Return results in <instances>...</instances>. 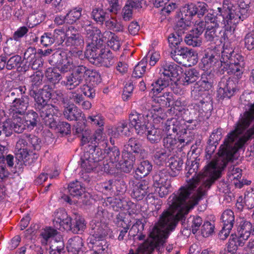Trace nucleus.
Returning <instances> with one entry per match:
<instances>
[{"label": "nucleus", "mask_w": 254, "mask_h": 254, "mask_svg": "<svg viewBox=\"0 0 254 254\" xmlns=\"http://www.w3.org/2000/svg\"><path fill=\"white\" fill-rule=\"evenodd\" d=\"M153 180L155 188L164 185L169 186L171 183L170 177L166 172H159L155 174L153 177Z\"/></svg>", "instance_id": "8fccbe9b"}, {"label": "nucleus", "mask_w": 254, "mask_h": 254, "mask_svg": "<svg viewBox=\"0 0 254 254\" xmlns=\"http://www.w3.org/2000/svg\"><path fill=\"white\" fill-rule=\"evenodd\" d=\"M104 154L105 157L102 165L105 172L112 173L115 169L119 168L121 154L118 147H108L104 150Z\"/></svg>", "instance_id": "f8f14e48"}, {"label": "nucleus", "mask_w": 254, "mask_h": 254, "mask_svg": "<svg viewBox=\"0 0 254 254\" xmlns=\"http://www.w3.org/2000/svg\"><path fill=\"white\" fill-rule=\"evenodd\" d=\"M120 182H116L113 180H110L100 184L101 191L107 195H112L116 194L115 191V189L119 193H123L126 191V187L124 185V188H121L120 190L117 189V185Z\"/></svg>", "instance_id": "72a5a7b5"}, {"label": "nucleus", "mask_w": 254, "mask_h": 254, "mask_svg": "<svg viewBox=\"0 0 254 254\" xmlns=\"http://www.w3.org/2000/svg\"><path fill=\"white\" fill-rule=\"evenodd\" d=\"M154 161L158 165H163L169 159L171 154L164 148L155 145L152 150Z\"/></svg>", "instance_id": "c9c22d12"}, {"label": "nucleus", "mask_w": 254, "mask_h": 254, "mask_svg": "<svg viewBox=\"0 0 254 254\" xmlns=\"http://www.w3.org/2000/svg\"><path fill=\"white\" fill-rule=\"evenodd\" d=\"M223 51L221 52V57L220 58L221 66H223V64H228L233 59L232 56L234 57L237 52L234 51V49L227 45L224 44Z\"/></svg>", "instance_id": "603ef678"}, {"label": "nucleus", "mask_w": 254, "mask_h": 254, "mask_svg": "<svg viewBox=\"0 0 254 254\" xmlns=\"http://www.w3.org/2000/svg\"><path fill=\"white\" fill-rule=\"evenodd\" d=\"M35 15H31L27 18L26 25L19 27L13 34L12 38L17 41H20V39L26 36L28 31V28H33L40 23L39 20H35Z\"/></svg>", "instance_id": "c756f323"}, {"label": "nucleus", "mask_w": 254, "mask_h": 254, "mask_svg": "<svg viewBox=\"0 0 254 254\" xmlns=\"http://www.w3.org/2000/svg\"><path fill=\"white\" fill-rule=\"evenodd\" d=\"M229 6L223 2L222 7L217 8V12L216 15L214 14L213 11L211 12V10L204 17V23L206 27H218L219 25L222 24L225 21V20L230 17L228 9Z\"/></svg>", "instance_id": "ddd939ff"}, {"label": "nucleus", "mask_w": 254, "mask_h": 254, "mask_svg": "<svg viewBox=\"0 0 254 254\" xmlns=\"http://www.w3.org/2000/svg\"><path fill=\"white\" fill-rule=\"evenodd\" d=\"M244 245V242L240 240L236 235L232 234L227 244L226 251L230 254H238L235 252L237 250L238 246H243Z\"/></svg>", "instance_id": "5fc2aeb1"}, {"label": "nucleus", "mask_w": 254, "mask_h": 254, "mask_svg": "<svg viewBox=\"0 0 254 254\" xmlns=\"http://www.w3.org/2000/svg\"><path fill=\"white\" fill-rule=\"evenodd\" d=\"M103 212H98L96 217L90 222L91 238L96 239L106 238L108 235V227L101 218Z\"/></svg>", "instance_id": "aec40b11"}, {"label": "nucleus", "mask_w": 254, "mask_h": 254, "mask_svg": "<svg viewBox=\"0 0 254 254\" xmlns=\"http://www.w3.org/2000/svg\"><path fill=\"white\" fill-rule=\"evenodd\" d=\"M125 198L122 199L114 197H108L105 200L106 205L110 208H112L114 211H119L124 209Z\"/></svg>", "instance_id": "3c124183"}, {"label": "nucleus", "mask_w": 254, "mask_h": 254, "mask_svg": "<svg viewBox=\"0 0 254 254\" xmlns=\"http://www.w3.org/2000/svg\"><path fill=\"white\" fill-rule=\"evenodd\" d=\"M204 70L214 69V67L219 66L220 63V55L215 50H211L205 53L204 56L201 59Z\"/></svg>", "instance_id": "cd10ccee"}, {"label": "nucleus", "mask_w": 254, "mask_h": 254, "mask_svg": "<svg viewBox=\"0 0 254 254\" xmlns=\"http://www.w3.org/2000/svg\"><path fill=\"white\" fill-rule=\"evenodd\" d=\"M152 166L148 160L141 161L135 170L134 178L139 180L146 177L152 170Z\"/></svg>", "instance_id": "c03bdc74"}, {"label": "nucleus", "mask_w": 254, "mask_h": 254, "mask_svg": "<svg viewBox=\"0 0 254 254\" xmlns=\"http://www.w3.org/2000/svg\"><path fill=\"white\" fill-rule=\"evenodd\" d=\"M23 62L22 57L17 54L12 55L10 57L7 56L6 69L12 70L20 67Z\"/></svg>", "instance_id": "680f3d73"}, {"label": "nucleus", "mask_w": 254, "mask_h": 254, "mask_svg": "<svg viewBox=\"0 0 254 254\" xmlns=\"http://www.w3.org/2000/svg\"><path fill=\"white\" fill-rule=\"evenodd\" d=\"M124 149L128 150L130 152L138 153L141 150V145L137 139L131 137L125 145Z\"/></svg>", "instance_id": "338daca9"}, {"label": "nucleus", "mask_w": 254, "mask_h": 254, "mask_svg": "<svg viewBox=\"0 0 254 254\" xmlns=\"http://www.w3.org/2000/svg\"><path fill=\"white\" fill-rule=\"evenodd\" d=\"M17 42L12 37L7 40L5 46L3 48V53L5 56L10 57L12 55H15L17 50Z\"/></svg>", "instance_id": "e2e57ef3"}, {"label": "nucleus", "mask_w": 254, "mask_h": 254, "mask_svg": "<svg viewBox=\"0 0 254 254\" xmlns=\"http://www.w3.org/2000/svg\"><path fill=\"white\" fill-rule=\"evenodd\" d=\"M64 244L62 237L52 239L50 242V254H61L64 251Z\"/></svg>", "instance_id": "864d4df0"}, {"label": "nucleus", "mask_w": 254, "mask_h": 254, "mask_svg": "<svg viewBox=\"0 0 254 254\" xmlns=\"http://www.w3.org/2000/svg\"><path fill=\"white\" fill-rule=\"evenodd\" d=\"M254 120L246 115H241L235 124L234 129L227 134L223 143L220 146L217 154L222 162V168H225L230 162L234 160L235 154L243 148L246 143L252 137L246 131L245 134L234 142L239 135L242 134Z\"/></svg>", "instance_id": "f257e3e1"}, {"label": "nucleus", "mask_w": 254, "mask_h": 254, "mask_svg": "<svg viewBox=\"0 0 254 254\" xmlns=\"http://www.w3.org/2000/svg\"><path fill=\"white\" fill-rule=\"evenodd\" d=\"M237 84L238 81L236 78H222L218 83L217 97L221 100L230 99L238 90Z\"/></svg>", "instance_id": "2eb2a0df"}, {"label": "nucleus", "mask_w": 254, "mask_h": 254, "mask_svg": "<svg viewBox=\"0 0 254 254\" xmlns=\"http://www.w3.org/2000/svg\"><path fill=\"white\" fill-rule=\"evenodd\" d=\"M21 116L11 117L10 120L13 130L18 133H22L27 127L24 120Z\"/></svg>", "instance_id": "052dcab7"}, {"label": "nucleus", "mask_w": 254, "mask_h": 254, "mask_svg": "<svg viewBox=\"0 0 254 254\" xmlns=\"http://www.w3.org/2000/svg\"><path fill=\"white\" fill-rule=\"evenodd\" d=\"M240 22L235 20V18L231 16L228 17L227 20L222 24L223 29L221 30V42L226 43H231L235 41L236 35L235 34L234 25Z\"/></svg>", "instance_id": "412c9836"}, {"label": "nucleus", "mask_w": 254, "mask_h": 254, "mask_svg": "<svg viewBox=\"0 0 254 254\" xmlns=\"http://www.w3.org/2000/svg\"><path fill=\"white\" fill-rule=\"evenodd\" d=\"M222 162L219 159L210 161L206 166V170L209 172V176L203 182L201 185L207 190H209L216 180L220 178L221 172L217 168H222Z\"/></svg>", "instance_id": "a211bd4d"}, {"label": "nucleus", "mask_w": 254, "mask_h": 254, "mask_svg": "<svg viewBox=\"0 0 254 254\" xmlns=\"http://www.w3.org/2000/svg\"><path fill=\"white\" fill-rule=\"evenodd\" d=\"M65 41L64 45L67 47H73L77 49L78 51L76 54L79 56L82 55V51L81 50L84 44V41L82 38L65 37L64 39Z\"/></svg>", "instance_id": "de8ad7c7"}, {"label": "nucleus", "mask_w": 254, "mask_h": 254, "mask_svg": "<svg viewBox=\"0 0 254 254\" xmlns=\"http://www.w3.org/2000/svg\"><path fill=\"white\" fill-rule=\"evenodd\" d=\"M96 134H93L92 136L85 137L83 136L81 138V142L82 145L87 143H90L88 145L86 151H85L84 154L85 157L95 161V164L97 165L100 162H103L104 160V150L98 147L97 145L96 140L98 137H101L100 133L97 136Z\"/></svg>", "instance_id": "1a4fd4ad"}, {"label": "nucleus", "mask_w": 254, "mask_h": 254, "mask_svg": "<svg viewBox=\"0 0 254 254\" xmlns=\"http://www.w3.org/2000/svg\"><path fill=\"white\" fill-rule=\"evenodd\" d=\"M24 145V147L27 146L31 150L38 151L41 148V140L36 136L29 134L26 136V139L21 138L17 143L16 146Z\"/></svg>", "instance_id": "58836bf2"}, {"label": "nucleus", "mask_w": 254, "mask_h": 254, "mask_svg": "<svg viewBox=\"0 0 254 254\" xmlns=\"http://www.w3.org/2000/svg\"><path fill=\"white\" fill-rule=\"evenodd\" d=\"M221 219L225 228H233L235 223L234 212L231 209L224 210L221 215Z\"/></svg>", "instance_id": "13d9d810"}, {"label": "nucleus", "mask_w": 254, "mask_h": 254, "mask_svg": "<svg viewBox=\"0 0 254 254\" xmlns=\"http://www.w3.org/2000/svg\"><path fill=\"white\" fill-rule=\"evenodd\" d=\"M195 102L193 103V109L198 114V117L205 116L206 114H210L213 110V104L211 97L208 93L198 92V95H194Z\"/></svg>", "instance_id": "4468645a"}, {"label": "nucleus", "mask_w": 254, "mask_h": 254, "mask_svg": "<svg viewBox=\"0 0 254 254\" xmlns=\"http://www.w3.org/2000/svg\"><path fill=\"white\" fill-rule=\"evenodd\" d=\"M132 128L129 122L128 123L127 121H123L117 124L113 130L112 132L115 136L119 135L128 136L130 135V129Z\"/></svg>", "instance_id": "a18cd8bd"}, {"label": "nucleus", "mask_w": 254, "mask_h": 254, "mask_svg": "<svg viewBox=\"0 0 254 254\" xmlns=\"http://www.w3.org/2000/svg\"><path fill=\"white\" fill-rule=\"evenodd\" d=\"M131 197L139 201L142 200L147 194L148 184L145 180H131L129 182Z\"/></svg>", "instance_id": "b1692460"}, {"label": "nucleus", "mask_w": 254, "mask_h": 254, "mask_svg": "<svg viewBox=\"0 0 254 254\" xmlns=\"http://www.w3.org/2000/svg\"><path fill=\"white\" fill-rule=\"evenodd\" d=\"M242 170L238 167H233L232 170L229 171L227 174L229 179L234 181V184L237 188H242L244 184L241 181L242 176Z\"/></svg>", "instance_id": "49530a36"}, {"label": "nucleus", "mask_w": 254, "mask_h": 254, "mask_svg": "<svg viewBox=\"0 0 254 254\" xmlns=\"http://www.w3.org/2000/svg\"><path fill=\"white\" fill-rule=\"evenodd\" d=\"M68 190L70 195L73 197H78L84 192L85 188L82 186L81 182L75 180L69 184Z\"/></svg>", "instance_id": "4d7b16f0"}, {"label": "nucleus", "mask_w": 254, "mask_h": 254, "mask_svg": "<svg viewBox=\"0 0 254 254\" xmlns=\"http://www.w3.org/2000/svg\"><path fill=\"white\" fill-rule=\"evenodd\" d=\"M53 223L54 227L61 231L70 230L71 218L65 210L60 209L55 212Z\"/></svg>", "instance_id": "a878e982"}, {"label": "nucleus", "mask_w": 254, "mask_h": 254, "mask_svg": "<svg viewBox=\"0 0 254 254\" xmlns=\"http://www.w3.org/2000/svg\"><path fill=\"white\" fill-rule=\"evenodd\" d=\"M254 226L248 221L243 220L237 228V236L243 242L247 240L251 235H252Z\"/></svg>", "instance_id": "e433bc0d"}, {"label": "nucleus", "mask_w": 254, "mask_h": 254, "mask_svg": "<svg viewBox=\"0 0 254 254\" xmlns=\"http://www.w3.org/2000/svg\"><path fill=\"white\" fill-rule=\"evenodd\" d=\"M181 67L173 62L162 61L159 67V73L164 79L170 82L173 78H176L179 75V71Z\"/></svg>", "instance_id": "5701e85b"}, {"label": "nucleus", "mask_w": 254, "mask_h": 254, "mask_svg": "<svg viewBox=\"0 0 254 254\" xmlns=\"http://www.w3.org/2000/svg\"><path fill=\"white\" fill-rule=\"evenodd\" d=\"M84 245L81 237L76 236L70 238L67 242L66 249L69 253L78 254Z\"/></svg>", "instance_id": "37998d69"}, {"label": "nucleus", "mask_w": 254, "mask_h": 254, "mask_svg": "<svg viewBox=\"0 0 254 254\" xmlns=\"http://www.w3.org/2000/svg\"><path fill=\"white\" fill-rule=\"evenodd\" d=\"M147 64V59L144 57L134 67L132 74V78H141L144 74Z\"/></svg>", "instance_id": "bf43d9fd"}, {"label": "nucleus", "mask_w": 254, "mask_h": 254, "mask_svg": "<svg viewBox=\"0 0 254 254\" xmlns=\"http://www.w3.org/2000/svg\"><path fill=\"white\" fill-rule=\"evenodd\" d=\"M38 113L33 110L29 111L26 114L24 120V123L26 125L27 128L31 129L36 127L38 122Z\"/></svg>", "instance_id": "774afa93"}, {"label": "nucleus", "mask_w": 254, "mask_h": 254, "mask_svg": "<svg viewBox=\"0 0 254 254\" xmlns=\"http://www.w3.org/2000/svg\"><path fill=\"white\" fill-rule=\"evenodd\" d=\"M36 156L37 158V155L36 153L33 152L32 150L29 149L27 146H21L16 154V158L20 163V165L24 164L25 166L30 165L34 162V159Z\"/></svg>", "instance_id": "7c9ffc66"}, {"label": "nucleus", "mask_w": 254, "mask_h": 254, "mask_svg": "<svg viewBox=\"0 0 254 254\" xmlns=\"http://www.w3.org/2000/svg\"><path fill=\"white\" fill-rule=\"evenodd\" d=\"M169 83L162 76L160 75L158 79L155 81L153 82L151 84V90L153 95L156 96L158 95L162 90L167 87L169 85Z\"/></svg>", "instance_id": "6e6d98bb"}, {"label": "nucleus", "mask_w": 254, "mask_h": 254, "mask_svg": "<svg viewBox=\"0 0 254 254\" xmlns=\"http://www.w3.org/2000/svg\"><path fill=\"white\" fill-rule=\"evenodd\" d=\"M56 114V110L54 113L51 115H47L45 117H40L42 122L46 126L53 129H57L58 131L62 134L67 135L71 132V126L69 124L65 122H59L58 123L56 121V118H54Z\"/></svg>", "instance_id": "6ab92c4d"}, {"label": "nucleus", "mask_w": 254, "mask_h": 254, "mask_svg": "<svg viewBox=\"0 0 254 254\" xmlns=\"http://www.w3.org/2000/svg\"><path fill=\"white\" fill-rule=\"evenodd\" d=\"M173 59L180 64H183L184 61L191 62L193 64L197 62V53L193 49L185 47H178L171 52Z\"/></svg>", "instance_id": "f3484780"}, {"label": "nucleus", "mask_w": 254, "mask_h": 254, "mask_svg": "<svg viewBox=\"0 0 254 254\" xmlns=\"http://www.w3.org/2000/svg\"><path fill=\"white\" fill-rule=\"evenodd\" d=\"M100 39L102 41L101 47L104 43H107L108 47L116 51L119 50L121 47V42L119 37L111 31H106L104 32Z\"/></svg>", "instance_id": "473e14b6"}, {"label": "nucleus", "mask_w": 254, "mask_h": 254, "mask_svg": "<svg viewBox=\"0 0 254 254\" xmlns=\"http://www.w3.org/2000/svg\"><path fill=\"white\" fill-rule=\"evenodd\" d=\"M231 61L228 64H223L220 66V72L222 74L226 72L228 74L235 75L238 78H240L244 72L245 66V57L241 54L237 53L234 57L232 56Z\"/></svg>", "instance_id": "9b49d317"}, {"label": "nucleus", "mask_w": 254, "mask_h": 254, "mask_svg": "<svg viewBox=\"0 0 254 254\" xmlns=\"http://www.w3.org/2000/svg\"><path fill=\"white\" fill-rule=\"evenodd\" d=\"M186 176L189 178L193 174L191 179L187 181L185 186H182L177 192L172 194L168 199V204L172 209L179 207L190 196L192 191L198 186L200 178L196 176L199 167V163L195 160H187L186 163Z\"/></svg>", "instance_id": "7ed1b4c3"}, {"label": "nucleus", "mask_w": 254, "mask_h": 254, "mask_svg": "<svg viewBox=\"0 0 254 254\" xmlns=\"http://www.w3.org/2000/svg\"><path fill=\"white\" fill-rule=\"evenodd\" d=\"M224 3L229 6L230 16L237 20L243 21L250 14V8L254 6V0H238V3L234 5L230 0H224Z\"/></svg>", "instance_id": "6e6552de"}, {"label": "nucleus", "mask_w": 254, "mask_h": 254, "mask_svg": "<svg viewBox=\"0 0 254 254\" xmlns=\"http://www.w3.org/2000/svg\"><path fill=\"white\" fill-rule=\"evenodd\" d=\"M28 96L9 104V114L11 117L24 115L29 106Z\"/></svg>", "instance_id": "c85d7f7f"}, {"label": "nucleus", "mask_w": 254, "mask_h": 254, "mask_svg": "<svg viewBox=\"0 0 254 254\" xmlns=\"http://www.w3.org/2000/svg\"><path fill=\"white\" fill-rule=\"evenodd\" d=\"M194 122L193 120H189L185 121L181 119L179 120L178 118H172L168 119L165 126V130L168 134H172V133H176V135H181L185 133V132L187 134L190 133V131L188 132V129H193V127L189 128V126L186 124L187 123H192Z\"/></svg>", "instance_id": "dca6fc26"}, {"label": "nucleus", "mask_w": 254, "mask_h": 254, "mask_svg": "<svg viewBox=\"0 0 254 254\" xmlns=\"http://www.w3.org/2000/svg\"><path fill=\"white\" fill-rule=\"evenodd\" d=\"M95 254H105L107 253L109 244L106 238L96 239L91 238L88 243Z\"/></svg>", "instance_id": "4c0bfd02"}, {"label": "nucleus", "mask_w": 254, "mask_h": 254, "mask_svg": "<svg viewBox=\"0 0 254 254\" xmlns=\"http://www.w3.org/2000/svg\"><path fill=\"white\" fill-rule=\"evenodd\" d=\"M186 215L185 216H186ZM181 221L182 225L186 227L187 230H191L193 234H195L197 231L199 229L200 226L202 223V218L197 215H191L190 216L186 223V216H185L184 219L179 220L178 221Z\"/></svg>", "instance_id": "ea45409f"}, {"label": "nucleus", "mask_w": 254, "mask_h": 254, "mask_svg": "<svg viewBox=\"0 0 254 254\" xmlns=\"http://www.w3.org/2000/svg\"><path fill=\"white\" fill-rule=\"evenodd\" d=\"M64 34V31L63 29H56L53 33L45 32L41 37V44L46 47L51 46L55 42L59 45L62 44L64 42L63 37Z\"/></svg>", "instance_id": "bb28decb"}, {"label": "nucleus", "mask_w": 254, "mask_h": 254, "mask_svg": "<svg viewBox=\"0 0 254 254\" xmlns=\"http://www.w3.org/2000/svg\"><path fill=\"white\" fill-rule=\"evenodd\" d=\"M54 88L52 86L45 85L39 90L35 97V108L38 112L40 117H45L51 115L56 110L54 106L49 104L48 101L53 97Z\"/></svg>", "instance_id": "0eeeda50"}, {"label": "nucleus", "mask_w": 254, "mask_h": 254, "mask_svg": "<svg viewBox=\"0 0 254 254\" xmlns=\"http://www.w3.org/2000/svg\"><path fill=\"white\" fill-rule=\"evenodd\" d=\"M88 36L87 45L86 49H91L94 47H101L102 41L101 40L102 34L101 30L95 27L92 23L83 29Z\"/></svg>", "instance_id": "393cba45"}, {"label": "nucleus", "mask_w": 254, "mask_h": 254, "mask_svg": "<svg viewBox=\"0 0 254 254\" xmlns=\"http://www.w3.org/2000/svg\"><path fill=\"white\" fill-rule=\"evenodd\" d=\"M101 47L96 46L91 49H86L85 56L90 63L96 66H103L110 67L117 61V58L112 52L107 48L100 50L99 53L98 50Z\"/></svg>", "instance_id": "423d86ee"}, {"label": "nucleus", "mask_w": 254, "mask_h": 254, "mask_svg": "<svg viewBox=\"0 0 254 254\" xmlns=\"http://www.w3.org/2000/svg\"><path fill=\"white\" fill-rule=\"evenodd\" d=\"M182 17L191 20L192 17L196 14L195 4L190 3L184 5L181 11Z\"/></svg>", "instance_id": "69168bd1"}, {"label": "nucleus", "mask_w": 254, "mask_h": 254, "mask_svg": "<svg viewBox=\"0 0 254 254\" xmlns=\"http://www.w3.org/2000/svg\"><path fill=\"white\" fill-rule=\"evenodd\" d=\"M207 191V190L201 185L197 189L196 194L193 195L191 199L187 202L189 197L176 209H172L169 206L168 209L165 210L160 215L158 221L159 225L172 233L175 230L178 221L184 219L185 215H188L190 210L198 204Z\"/></svg>", "instance_id": "f03ea898"}, {"label": "nucleus", "mask_w": 254, "mask_h": 254, "mask_svg": "<svg viewBox=\"0 0 254 254\" xmlns=\"http://www.w3.org/2000/svg\"><path fill=\"white\" fill-rule=\"evenodd\" d=\"M182 134V135L168 134L163 140L164 148L171 154V152H181L185 146L190 143L191 138L187 133Z\"/></svg>", "instance_id": "9d476101"}, {"label": "nucleus", "mask_w": 254, "mask_h": 254, "mask_svg": "<svg viewBox=\"0 0 254 254\" xmlns=\"http://www.w3.org/2000/svg\"><path fill=\"white\" fill-rule=\"evenodd\" d=\"M107 11V9H104L102 7H93L90 13V17L96 24L102 25L109 18Z\"/></svg>", "instance_id": "79ce46f5"}, {"label": "nucleus", "mask_w": 254, "mask_h": 254, "mask_svg": "<svg viewBox=\"0 0 254 254\" xmlns=\"http://www.w3.org/2000/svg\"><path fill=\"white\" fill-rule=\"evenodd\" d=\"M84 79L87 83L89 82L92 86L97 85L101 80L99 72L95 69L88 68L86 66Z\"/></svg>", "instance_id": "09e8293b"}, {"label": "nucleus", "mask_w": 254, "mask_h": 254, "mask_svg": "<svg viewBox=\"0 0 254 254\" xmlns=\"http://www.w3.org/2000/svg\"><path fill=\"white\" fill-rule=\"evenodd\" d=\"M26 88L24 85H20L17 87L12 88L7 93L4 101L7 105L17 101L27 96Z\"/></svg>", "instance_id": "2f4dec72"}, {"label": "nucleus", "mask_w": 254, "mask_h": 254, "mask_svg": "<svg viewBox=\"0 0 254 254\" xmlns=\"http://www.w3.org/2000/svg\"><path fill=\"white\" fill-rule=\"evenodd\" d=\"M63 115L68 121H77L82 117V112L74 105H69L64 107Z\"/></svg>", "instance_id": "a19ab883"}, {"label": "nucleus", "mask_w": 254, "mask_h": 254, "mask_svg": "<svg viewBox=\"0 0 254 254\" xmlns=\"http://www.w3.org/2000/svg\"><path fill=\"white\" fill-rule=\"evenodd\" d=\"M188 102L185 97H179L175 101L171 108L167 112L169 116H179L186 110Z\"/></svg>", "instance_id": "f704fd0d"}, {"label": "nucleus", "mask_w": 254, "mask_h": 254, "mask_svg": "<svg viewBox=\"0 0 254 254\" xmlns=\"http://www.w3.org/2000/svg\"><path fill=\"white\" fill-rule=\"evenodd\" d=\"M152 119L154 123H157L161 122L163 117L155 113H153L152 111L141 114L135 110H132L128 115L130 126L135 129L136 133L140 135L147 131V125Z\"/></svg>", "instance_id": "39448f33"}, {"label": "nucleus", "mask_w": 254, "mask_h": 254, "mask_svg": "<svg viewBox=\"0 0 254 254\" xmlns=\"http://www.w3.org/2000/svg\"><path fill=\"white\" fill-rule=\"evenodd\" d=\"M171 233L166 228L161 227L158 222L149 233L147 239L138 247L136 254H151L155 250L161 253Z\"/></svg>", "instance_id": "20e7f679"}, {"label": "nucleus", "mask_w": 254, "mask_h": 254, "mask_svg": "<svg viewBox=\"0 0 254 254\" xmlns=\"http://www.w3.org/2000/svg\"><path fill=\"white\" fill-rule=\"evenodd\" d=\"M86 66L83 65H75L71 73L66 77L65 85L69 89H74L81 84L85 77Z\"/></svg>", "instance_id": "4be33fe9"}, {"label": "nucleus", "mask_w": 254, "mask_h": 254, "mask_svg": "<svg viewBox=\"0 0 254 254\" xmlns=\"http://www.w3.org/2000/svg\"><path fill=\"white\" fill-rule=\"evenodd\" d=\"M82 8L75 7L69 10L65 15L66 24L72 25L76 22L81 16Z\"/></svg>", "instance_id": "0e129e2a"}]
</instances>
